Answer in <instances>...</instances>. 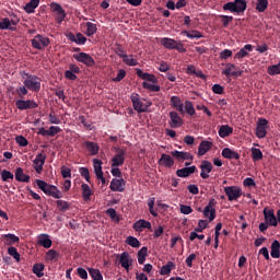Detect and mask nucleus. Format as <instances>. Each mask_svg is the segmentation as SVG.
<instances>
[{
    "label": "nucleus",
    "mask_w": 280,
    "mask_h": 280,
    "mask_svg": "<svg viewBox=\"0 0 280 280\" xmlns=\"http://www.w3.org/2000/svg\"><path fill=\"white\" fill-rule=\"evenodd\" d=\"M35 183L38 189H40L46 196H50L51 198H56L57 200H60V198H62V191H60L58 187L48 184L43 179H36Z\"/></svg>",
    "instance_id": "1"
},
{
    "label": "nucleus",
    "mask_w": 280,
    "mask_h": 280,
    "mask_svg": "<svg viewBox=\"0 0 280 280\" xmlns=\"http://www.w3.org/2000/svg\"><path fill=\"white\" fill-rule=\"evenodd\" d=\"M246 8H247L246 0H234L223 5L224 12H232L236 14L246 12Z\"/></svg>",
    "instance_id": "2"
},
{
    "label": "nucleus",
    "mask_w": 280,
    "mask_h": 280,
    "mask_svg": "<svg viewBox=\"0 0 280 280\" xmlns=\"http://www.w3.org/2000/svg\"><path fill=\"white\" fill-rule=\"evenodd\" d=\"M24 75H26V79L23 81L24 86L33 93H38L40 91V78L25 72Z\"/></svg>",
    "instance_id": "3"
},
{
    "label": "nucleus",
    "mask_w": 280,
    "mask_h": 280,
    "mask_svg": "<svg viewBox=\"0 0 280 280\" xmlns=\"http://www.w3.org/2000/svg\"><path fill=\"white\" fill-rule=\"evenodd\" d=\"M217 205H218V201H215V199H210L203 210L202 208H198L197 211L202 212L205 218H209V222H213V220H215Z\"/></svg>",
    "instance_id": "4"
},
{
    "label": "nucleus",
    "mask_w": 280,
    "mask_h": 280,
    "mask_svg": "<svg viewBox=\"0 0 280 280\" xmlns=\"http://www.w3.org/2000/svg\"><path fill=\"white\" fill-rule=\"evenodd\" d=\"M49 43H51L49 40V37H46L44 35H36L32 40H31V45L34 49H38L39 51H42L43 49H45L46 47H49Z\"/></svg>",
    "instance_id": "5"
},
{
    "label": "nucleus",
    "mask_w": 280,
    "mask_h": 280,
    "mask_svg": "<svg viewBox=\"0 0 280 280\" xmlns=\"http://www.w3.org/2000/svg\"><path fill=\"white\" fill-rule=\"evenodd\" d=\"M116 154L112 159V167H121L126 163V149L114 148Z\"/></svg>",
    "instance_id": "6"
},
{
    "label": "nucleus",
    "mask_w": 280,
    "mask_h": 280,
    "mask_svg": "<svg viewBox=\"0 0 280 280\" xmlns=\"http://www.w3.org/2000/svg\"><path fill=\"white\" fill-rule=\"evenodd\" d=\"M266 135H268V119L259 118L256 126V137L266 139Z\"/></svg>",
    "instance_id": "7"
},
{
    "label": "nucleus",
    "mask_w": 280,
    "mask_h": 280,
    "mask_svg": "<svg viewBox=\"0 0 280 280\" xmlns=\"http://www.w3.org/2000/svg\"><path fill=\"white\" fill-rule=\"evenodd\" d=\"M224 192L228 196V200H230V202L242 198V188L237 186H226L224 187Z\"/></svg>",
    "instance_id": "8"
},
{
    "label": "nucleus",
    "mask_w": 280,
    "mask_h": 280,
    "mask_svg": "<svg viewBox=\"0 0 280 280\" xmlns=\"http://www.w3.org/2000/svg\"><path fill=\"white\" fill-rule=\"evenodd\" d=\"M74 60L82 62L85 67H95V59L86 52H79L73 55Z\"/></svg>",
    "instance_id": "9"
},
{
    "label": "nucleus",
    "mask_w": 280,
    "mask_h": 280,
    "mask_svg": "<svg viewBox=\"0 0 280 280\" xmlns=\"http://www.w3.org/2000/svg\"><path fill=\"white\" fill-rule=\"evenodd\" d=\"M15 106L19 110H30L34 108H38V103L32 100H18L15 102Z\"/></svg>",
    "instance_id": "10"
},
{
    "label": "nucleus",
    "mask_w": 280,
    "mask_h": 280,
    "mask_svg": "<svg viewBox=\"0 0 280 280\" xmlns=\"http://www.w3.org/2000/svg\"><path fill=\"white\" fill-rule=\"evenodd\" d=\"M50 10H52L54 12H56V21L57 23H62V21H65V19H67V12L65 11V9H62V5H60V3L58 2H52L50 4Z\"/></svg>",
    "instance_id": "11"
},
{
    "label": "nucleus",
    "mask_w": 280,
    "mask_h": 280,
    "mask_svg": "<svg viewBox=\"0 0 280 280\" xmlns=\"http://www.w3.org/2000/svg\"><path fill=\"white\" fill-rule=\"evenodd\" d=\"M131 102H132L133 110H136L137 113H145V110H148V107L144 106L143 101H141V97H139V94L132 93Z\"/></svg>",
    "instance_id": "12"
},
{
    "label": "nucleus",
    "mask_w": 280,
    "mask_h": 280,
    "mask_svg": "<svg viewBox=\"0 0 280 280\" xmlns=\"http://www.w3.org/2000/svg\"><path fill=\"white\" fill-rule=\"evenodd\" d=\"M45 161H47V154L44 152L36 155L34 163V170L37 174H43V166L45 165Z\"/></svg>",
    "instance_id": "13"
},
{
    "label": "nucleus",
    "mask_w": 280,
    "mask_h": 280,
    "mask_svg": "<svg viewBox=\"0 0 280 280\" xmlns=\"http://www.w3.org/2000/svg\"><path fill=\"white\" fill-rule=\"evenodd\" d=\"M265 222L269 224V226H277V217L275 215V210L265 208L264 211Z\"/></svg>",
    "instance_id": "14"
},
{
    "label": "nucleus",
    "mask_w": 280,
    "mask_h": 280,
    "mask_svg": "<svg viewBox=\"0 0 280 280\" xmlns=\"http://www.w3.org/2000/svg\"><path fill=\"white\" fill-rule=\"evenodd\" d=\"M109 189H110L112 191H119V192H122V191L126 190V182L124 180L122 177H119L118 179H117V178H114V179H112V182H110Z\"/></svg>",
    "instance_id": "15"
},
{
    "label": "nucleus",
    "mask_w": 280,
    "mask_h": 280,
    "mask_svg": "<svg viewBox=\"0 0 280 280\" xmlns=\"http://www.w3.org/2000/svg\"><path fill=\"white\" fill-rule=\"evenodd\" d=\"M118 264H120L121 268H125V270H130V266H132V257H130V254L128 252H124L122 254L118 255Z\"/></svg>",
    "instance_id": "16"
},
{
    "label": "nucleus",
    "mask_w": 280,
    "mask_h": 280,
    "mask_svg": "<svg viewBox=\"0 0 280 280\" xmlns=\"http://www.w3.org/2000/svg\"><path fill=\"white\" fill-rule=\"evenodd\" d=\"M171 154L179 163H183V161H194V156L189 152L175 150L172 151Z\"/></svg>",
    "instance_id": "17"
},
{
    "label": "nucleus",
    "mask_w": 280,
    "mask_h": 280,
    "mask_svg": "<svg viewBox=\"0 0 280 280\" xmlns=\"http://www.w3.org/2000/svg\"><path fill=\"white\" fill-rule=\"evenodd\" d=\"M200 176L201 178L207 179L209 178V174H211V171L213 170V164H211V162L209 161H202L200 164Z\"/></svg>",
    "instance_id": "18"
},
{
    "label": "nucleus",
    "mask_w": 280,
    "mask_h": 280,
    "mask_svg": "<svg viewBox=\"0 0 280 280\" xmlns=\"http://www.w3.org/2000/svg\"><path fill=\"white\" fill-rule=\"evenodd\" d=\"M136 75H138V78H141V80H147V82H152L153 84H156V82H159L156 75L143 72V70L139 68L136 69Z\"/></svg>",
    "instance_id": "19"
},
{
    "label": "nucleus",
    "mask_w": 280,
    "mask_h": 280,
    "mask_svg": "<svg viewBox=\"0 0 280 280\" xmlns=\"http://www.w3.org/2000/svg\"><path fill=\"white\" fill-rule=\"evenodd\" d=\"M198 172V168L194 166L179 168L176 171V174L179 178H187L188 176H191V174H196Z\"/></svg>",
    "instance_id": "20"
},
{
    "label": "nucleus",
    "mask_w": 280,
    "mask_h": 280,
    "mask_svg": "<svg viewBox=\"0 0 280 280\" xmlns=\"http://www.w3.org/2000/svg\"><path fill=\"white\" fill-rule=\"evenodd\" d=\"M158 163L162 167H174V158L170 154L162 153Z\"/></svg>",
    "instance_id": "21"
},
{
    "label": "nucleus",
    "mask_w": 280,
    "mask_h": 280,
    "mask_svg": "<svg viewBox=\"0 0 280 280\" xmlns=\"http://www.w3.org/2000/svg\"><path fill=\"white\" fill-rule=\"evenodd\" d=\"M170 119H171V122H170L171 128H180V126H183V118L178 116V113L171 112Z\"/></svg>",
    "instance_id": "22"
},
{
    "label": "nucleus",
    "mask_w": 280,
    "mask_h": 280,
    "mask_svg": "<svg viewBox=\"0 0 280 280\" xmlns=\"http://www.w3.org/2000/svg\"><path fill=\"white\" fill-rule=\"evenodd\" d=\"M143 229H152V223L143 219H140L136 223H133V231L141 232L143 231Z\"/></svg>",
    "instance_id": "23"
},
{
    "label": "nucleus",
    "mask_w": 280,
    "mask_h": 280,
    "mask_svg": "<svg viewBox=\"0 0 280 280\" xmlns=\"http://www.w3.org/2000/svg\"><path fill=\"white\" fill-rule=\"evenodd\" d=\"M83 145L86 148L92 156H95L100 153V144H97V142L85 141Z\"/></svg>",
    "instance_id": "24"
},
{
    "label": "nucleus",
    "mask_w": 280,
    "mask_h": 280,
    "mask_svg": "<svg viewBox=\"0 0 280 280\" xmlns=\"http://www.w3.org/2000/svg\"><path fill=\"white\" fill-rule=\"evenodd\" d=\"M221 154H222L223 159H229L230 161L231 160L240 161V153H237L236 151H233L229 148H224L222 150Z\"/></svg>",
    "instance_id": "25"
},
{
    "label": "nucleus",
    "mask_w": 280,
    "mask_h": 280,
    "mask_svg": "<svg viewBox=\"0 0 280 280\" xmlns=\"http://www.w3.org/2000/svg\"><path fill=\"white\" fill-rule=\"evenodd\" d=\"M37 244H39V246H43L44 248H51L52 242L51 238H49V234H39Z\"/></svg>",
    "instance_id": "26"
},
{
    "label": "nucleus",
    "mask_w": 280,
    "mask_h": 280,
    "mask_svg": "<svg viewBox=\"0 0 280 280\" xmlns=\"http://www.w3.org/2000/svg\"><path fill=\"white\" fill-rule=\"evenodd\" d=\"M212 145L213 143H211L210 141H201L198 149V156H205V154H207L209 150H211Z\"/></svg>",
    "instance_id": "27"
},
{
    "label": "nucleus",
    "mask_w": 280,
    "mask_h": 280,
    "mask_svg": "<svg viewBox=\"0 0 280 280\" xmlns=\"http://www.w3.org/2000/svg\"><path fill=\"white\" fill-rule=\"evenodd\" d=\"M253 51V45L250 44H246L241 50L240 52H236L234 58L236 60H242V58H246V56H248V54Z\"/></svg>",
    "instance_id": "28"
},
{
    "label": "nucleus",
    "mask_w": 280,
    "mask_h": 280,
    "mask_svg": "<svg viewBox=\"0 0 280 280\" xmlns=\"http://www.w3.org/2000/svg\"><path fill=\"white\" fill-rule=\"evenodd\" d=\"M171 104L172 106H174V108H176V110H178V113H180L183 115V113H185V105L183 104V101H180V97L178 96H172L171 97Z\"/></svg>",
    "instance_id": "29"
},
{
    "label": "nucleus",
    "mask_w": 280,
    "mask_h": 280,
    "mask_svg": "<svg viewBox=\"0 0 280 280\" xmlns=\"http://www.w3.org/2000/svg\"><path fill=\"white\" fill-rule=\"evenodd\" d=\"M14 176L18 183H30V175H26L21 167L15 170Z\"/></svg>",
    "instance_id": "30"
},
{
    "label": "nucleus",
    "mask_w": 280,
    "mask_h": 280,
    "mask_svg": "<svg viewBox=\"0 0 280 280\" xmlns=\"http://www.w3.org/2000/svg\"><path fill=\"white\" fill-rule=\"evenodd\" d=\"M230 135H233V127L229 125H222L219 128V137H221V139H226V137H230Z\"/></svg>",
    "instance_id": "31"
},
{
    "label": "nucleus",
    "mask_w": 280,
    "mask_h": 280,
    "mask_svg": "<svg viewBox=\"0 0 280 280\" xmlns=\"http://www.w3.org/2000/svg\"><path fill=\"white\" fill-rule=\"evenodd\" d=\"M2 240H4V244L7 246H12V244H19L21 238L14 234H4L2 235Z\"/></svg>",
    "instance_id": "32"
},
{
    "label": "nucleus",
    "mask_w": 280,
    "mask_h": 280,
    "mask_svg": "<svg viewBox=\"0 0 280 280\" xmlns=\"http://www.w3.org/2000/svg\"><path fill=\"white\" fill-rule=\"evenodd\" d=\"M270 255L273 259H279V257H280V243H279V241L276 240V241L272 242Z\"/></svg>",
    "instance_id": "33"
},
{
    "label": "nucleus",
    "mask_w": 280,
    "mask_h": 280,
    "mask_svg": "<svg viewBox=\"0 0 280 280\" xmlns=\"http://www.w3.org/2000/svg\"><path fill=\"white\" fill-rule=\"evenodd\" d=\"M160 43L162 47H165V49H174L176 47V40L170 37L162 38Z\"/></svg>",
    "instance_id": "34"
},
{
    "label": "nucleus",
    "mask_w": 280,
    "mask_h": 280,
    "mask_svg": "<svg viewBox=\"0 0 280 280\" xmlns=\"http://www.w3.org/2000/svg\"><path fill=\"white\" fill-rule=\"evenodd\" d=\"M102 160L98 159H94L93 160V167H94V173L96 175V178L102 177V174H104V172L102 171Z\"/></svg>",
    "instance_id": "35"
},
{
    "label": "nucleus",
    "mask_w": 280,
    "mask_h": 280,
    "mask_svg": "<svg viewBox=\"0 0 280 280\" xmlns=\"http://www.w3.org/2000/svg\"><path fill=\"white\" fill-rule=\"evenodd\" d=\"M145 257H148V247L143 246L138 252V264H140V266H143L145 264Z\"/></svg>",
    "instance_id": "36"
},
{
    "label": "nucleus",
    "mask_w": 280,
    "mask_h": 280,
    "mask_svg": "<svg viewBox=\"0 0 280 280\" xmlns=\"http://www.w3.org/2000/svg\"><path fill=\"white\" fill-rule=\"evenodd\" d=\"M81 189L83 199L85 201L91 200V196H93V190H91V186H89L88 184H82Z\"/></svg>",
    "instance_id": "37"
},
{
    "label": "nucleus",
    "mask_w": 280,
    "mask_h": 280,
    "mask_svg": "<svg viewBox=\"0 0 280 280\" xmlns=\"http://www.w3.org/2000/svg\"><path fill=\"white\" fill-rule=\"evenodd\" d=\"M40 3V0H31L24 7L25 12L27 14H33L34 9L38 8V4Z\"/></svg>",
    "instance_id": "38"
},
{
    "label": "nucleus",
    "mask_w": 280,
    "mask_h": 280,
    "mask_svg": "<svg viewBox=\"0 0 280 280\" xmlns=\"http://www.w3.org/2000/svg\"><path fill=\"white\" fill-rule=\"evenodd\" d=\"M56 205L61 213H66V211H69V209H71V203L65 200H57Z\"/></svg>",
    "instance_id": "39"
},
{
    "label": "nucleus",
    "mask_w": 280,
    "mask_h": 280,
    "mask_svg": "<svg viewBox=\"0 0 280 280\" xmlns=\"http://www.w3.org/2000/svg\"><path fill=\"white\" fill-rule=\"evenodd\" d=\"M85 27H86L85 35L89 37L97 33V25L93 24L92 22H86Z\"/></svg>",
    "instance_id": "40"
},
{
    "label": "nucleus",
    "mask_w": 280,
    "mask_h": 280,
    "mask_svg": "<svg viewBox=\"0 0 280 280\" xmlns=\"http://www.w3.org/2000/svg\"><path fill=\"white\" fill-rule=\"evenodd\" d=\"M0 30H10L11 32H15L16 27L12 26V22L8 18H4L0 22Z\"/></svg>",
    "instance_id": "41"
},
{
    "label": "nucleus",
    "mask_w": 280,
    "mask_h": 280,
    "mask_svg": "<svg viewBox=\"0 0 280 280\" xmlns=\"http://www.w3.org/2000/svg\"><path fill=\"white\" fill-rule=\"evenodd\" d=\"M89 275L93 280H104V276H102V271L95 268H89Z\"/></svg>",
    "instance_id": "42"
},
{
    "label": "nucleus",
    "mask_w": 280,
    "mask_h": 280,
    "mask_svg": "<svg viewBox=\"0 0 280 280\" xmlns=\"http://www.w3.org/2000/svg\"><path fill=\"white\" fill-rule=\"evenodd\" d=\"M173 268H176V265L174 264V261H168L161 268L160 275H170Z\"/></svg>",
    "instance_id": "43"
},
{
    "label": "nucleus",
    "mask_w": 280,
    "mask_h": 280,
    "mask_svg": "<svg viewBox=\"0 0 280 280\" xmlns=\"http://www.w3.org/2000/svg\"><path fill=\"white\" fill-rule=\"evenodd\" d=\"M45 270V265L43 264H35L33 266V273L36 275L40 279V277H45V273L43 272Z\"/></svg>",
    "instance_id": "44"
},
{
    "label": "nucleus",
    "mask_w": 280,
    "mask_h": 280,
    "mask_svg": "<svg viewBox=\"0 0 280 280\" xmlns=\"http://www.w3.org/2000/svg\"><path fill=\"white\" fill-rule=\"evenodd\" d=\"M183 36H187V38H202V33H200V31H183L182 32Z\"/></svg>",
    "instance_id": "45"
},
{
    "label": "nucleus",
    "mask_w": 280,
    "mask_h": 280,
    "mask_svg": "<svg viewBox=\"0 0 280 280\" xmlns=\"http://www.w3.org/2000/svg\"><path fill=\"white\" fill-rule=\"evenodd\" d=\"M252 159L254 162L261 161V159H264V153L261 152V149L252 148Z\"/></svg>",
    "instance_id": "46"
},
{
    "label": "nucleus",
    "mask_w": 280,
    "mask_h": 280,
    "mask_svg": "<svg viewBox=\"0 0 280 280\" xmlns=\"http://www.w3.org/2000/svg\"><path fill=\"white\" fill-rule=\"evenodd\" d=\"M0 174L3 183H10V180H14V174L8 170H2Z\"/></svg>",
    "instance_id": "47"
},
{
    "label": "nucleus",
    "mask_w": 280,
    "mask_h": 280,
    "mask_svg": "<svg viewBox=\"0 0 280 280\" xmlns=\"http://www.w3.org/2000/svg\"><path fill=\"white\" fill-rule=\"evenodd\" d=\"M58 257H60V254L56 252L55 249H49L46 253V260L47 261H58Z\"/></svg>",
    "instance_id": "48"
},
{
    "label": "nucleus",
    "mask_w": 280,
    "mask_h": 280,
    "mask_svg": "<svg viewBox=\"0 0 280 280\" xmlns=\"http://www.w3.org/2000/svg\"><path fill=\"white\" fill-rule=\"evenodd\" d=\"M122 62L127 65V67H137V65H139L137 59L132 58V55L131 56L125 55L122 58Z\"/></svg>",
    "instance_id": "49"
},
{
    "label": "nucleus",
    "mask_w": 280,
    "mask_h": 280,
    "mask_svg": "<svg viewBox=\"0 0 280 280\" xmlns=\"http://www.w3.org/2000/svg\"><path fill=\"white\" fill-rule=\"evenodd\" d=\"M256 10L257 12H266L268 10V0H257Z\"/></svg>",
    "instance_id": "50"
},
{
    "label": "nucleus",
    "mask_w": 280,
    "mask_h": 280,
    "mask_svg": "<svg viewBox=\"0 0 280 280\" xmlns=\"http://www.w3.org/2000/svg\"><path fill=\"white\" fill-rule=\"evenodd\" d=\"M233 69H235V65L226 63V67L223 70V74L226 75V78H230V75H237V72L233 71Z\"/></svg>",
    "instance_id": "51"
},
{
    "label": "nucleus",
    "mask_w": 280,
    "mask_h": 280,
    "mask_svg": "<svg viewBox=\"0 0 280 280\" xmlns=\"http://www.w3.org/2000/svg\"><path fill=\"white\" fill-rule=\"evenodd\" d=\"M127 244L129 246H131L132 248H139V246H141V243L139 242V240L135 236H128L126 240Z\"/></svg>",
    "instance_id": "52"
},
{
    "label": "nucleus",
    "mask_w": 280,
    "mask_h": 280,
    "mask_svg": "<svg viewBox=\"0 0 280 280\" xmlns=\"http://www.w3.org/2000/svg\"><path fill=\"white\" fill-rule=\"evenodd\" d=\"M142 86H143V89H147L148 91H153V93H159V91H161V86L149 83L148 81H144L142 83Z\"/></svg>",
    "instance_id": "53"
},
{
    "label": "nucleus",
    "mask_w": 280,
    "mask_h": 280,
    "mask_svg": "<svg viewBox=\"0 0 280 280\" xmlns=\"http://www.w3.org/2000/svg\"><path fill=\"white\" fill-rule=\"evenodd\" d=\"M8 254L15 259V261H21V254H19V250L16 247H9L8 248Z\"/></svg>",
    "instance_id": "54"
},
{
    "label": "nucleus",
    "mask_w": 280,
    "mask_h": 280,
    "mask_svg": "<svg viewBox=\"0 0 280 280\" xmlns=\"http://www.w3.org/2000/svg\"><path fill=\"white\" fill-rule=\"evenodd\" d=\"M185 110L191 117H194V115H196V108H194V103H191V101L185 102Z\"/></svg>",
    "instance_id": "55"
},
{
    "label": "nucleus",
    "mask_w": 280,
    "mask_h": 280,
    "mask_svg": "<svg viewBox=\"0 0 280 280\" xmlns=\"http://www.w3.org/2000/svg\"><path fill=\"white\" fill-rule=\"evenodd\" d=\"M79 173L85 178L86 183H91V174L88 167H80Z\"/></svg>",
    "instance_id": "56"
},
{
    "label": "nucleus",
    "mask_w": 280,
    "mask_h": 280,
    "mask_svg": "<svg viewBox=\"0 0 280 280\" xmlns=\"http://www.w3.org/2000/svg\"><path fill=\"white\" fill-rule=\"evenodd\" d=\"M15 142L18 143V145H20L21 148H26V145H28V141L27 138L23 137V136H16L15 138Z\"/></svg>",
    "instance_id": "57"
},
{
    "label": "nucleus",
    "mask_w": 280,
    "mask_h": 280,
    "mask_svg": "<svg viewBox=\"0 0 280 280\" xmlns=\"http://www.w3.org/2000/svg\"><path fill=\"white\" fill-rule=\"evenodd\" d=\"M77 275L80 277V279L86 280L89 279V272H86V269L79 267L77 268Z\"/></svg>",
    "instance_id": "58"
},
{
    "label": "nucleus",
    "mask_w": 280,
    "mask_h": 280,
    "mask_svg": "<svg viewBox=\"0 0 280 280\" xmlns=\"http://www.w3.org/2000/svg\"><path fill=\"white\" fill-rule=\"evenodd\" d=\"M220 19L223 27H229V24L233 21L232 15H220Z\"/></svg>",
    "instance_id": "59"
},
{
    "label": "nucleus",
    "mask_w": 280,
    "mask_h": 280,
    "mask_svg": "<svg viewBox=\"0 0 280 280\" xmlns=\"http://www.w3.org/2000/svg\"><path fill=\"white\" fill-rule=\"evenodd\" d=\"M48 121L49 124H62V121L60 120V117H58L56 114L54 113H50L49 116H48Z\"/></svg>",
    "instance_id": "60"
},
{
    "label": "nucleus",
    "mask_w": 280,
    "mask_h": 280,
    "mask_svg": "<svg viewBox=\"0 0 280 280\" xmlns=\"http://www.w3.org/2000/svg\"><path fill=\"white\" fill-rule=\"evenodd\" d=\"M114 51L116 55H118L119 58L124 59V56H126V50H124V47H121V45H116V47L114 48Z\"/></svg>",
    "instance_id": "61"
},
{
    "label": "nucleus",
    "mask_w": 280,
    "mask_h": 280,
    "mask_svg": "<svg viewBox=\"0 0 280 280\" xmlns=\"http://www.w3.org/2000/svg\"><path fill=\"white\" fill-rule=\"evenodd\" d=\"M62 129H60V127L58 126H51L48 129L49 132V137H56V135H58L59 132H61Z\"/></svg>",
    "instance_id": "62"
},
{
    "label": "nucleus",
    "mask_w": 280,
    "mask_h": 280,
    "mask_svg": "<svg viewBox=\"0 0 280 280\" xmlns=\"http://www.w3.org/2000/svg\"><path fill=\"white\" fill-rule=\"evenodd\" d=\"M16 93H18L19 97H25V95H27L28 91L25 85H21L20 88L16 89Z\"/></svg>",
    "instance_id": "63"
},
{
    "label": "nucleus",
    "mask_w": 280,
    "mask_h": 280,
    "mask_svg": "<svg viewBox=\"0 0 280 280\" xmlns=\"http://www.w3.org/2000/svg\"><path fill=\"white\" fill-rule=\"evenodd\" d=\"M86 44V37L82 35V33L77 34V45H85Z\"/></svg>",
    "instance_id": "64"
}]
</instances>
